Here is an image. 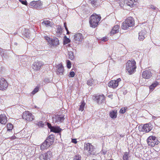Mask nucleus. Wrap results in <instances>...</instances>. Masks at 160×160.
I'll use <instances>...</instances> for the list:
<instances>
[{
  "label": "nucleus",
  "instance_id": "obj_1",
  "mask_svg": "<svg viewBox=\"0 0 160 160\" xmlns=\"http://www.w3.org/2000/svg\"><path fill=\"white\" fill-rule=\"evenodd\" d=\"M101 17L97 14H93L91 16L89 19V23L90 26L95 28L97 26L100 20Z\"/></svg>",
  "mask_w": 160,
  "mask_h": 160
},
{
  "label": "nucleus",
  "instance_id": "obj_2",
  "mask_svg": "<svg viewBox=\"0 0 160 160\" xmlns=\"http://www.w3.org/2000/svg\"><path fill=\"white\" fill-rule=\"evenodd\" d=\"M134 25V21L132 17H129L122 23V28L124 30L128 29L129 27L133 26Z\"/></svg>",
  "mask_w": 160,
  "mask_h": 160
},
{
  "label": "nucleus",
  "instance_id": "obj_3",
  "mask_svg": "<svg viewBox=\"0 0 160 160\" xmlns=\"http://www.w3.org/2000/svg\"><path fill=\"white\" fill-rule=\"evenodd\" d=\"M136 62L134 60H128L126 64V69L128 72L131 74L136 70Z\"/></svg>",
  "mask_w": 160,
  "mask_h": 160
},
{
  "label": "nucleus",
  "instance_id": "obj_4",
  "mask_svg": "<svg viewBox=\"0 0 160 160\" xmlns=\"http://www.w3.org/2000/svg\"><path fill=\"white\" fill-rule=\"evenodd\" d=\"M147 141L148 145L152 147H153L156 145H158L159 142V141L156 139V137L152 136H149Z\"/></svg>",
  "mask_w": 160,
  "mask_h": 160
},
{
  "label": "nucleus",
  "instance_id": "obj_5",
  "mask_svg": "<svg viewBox=\"0 0 160 160\" xmlns=\"http://www.w3.org/2000/svg\"><path fill=\"white\" fill-rule=\"evenodd\" d=\"M93 98L98 104H100L105 102V97L103 94L94 96H93Z\"/></svg>",
  "mask_w": 160,
  "mask_h": 160
},
{
  "label": "nucleus",
  "instance_id": "obj_6",
  "mask_svg": "<svg viewBox=\"0 0 160 160\" xmlns=\"http://www.w3.org/2000/svg\"><path fill=\"white\" fill-rule=\"evenodd\" d=\"M22 118L27 121H32L34 119L33 116L29 112L26 111L23 113Z\"/></svg>",
  "mask_w": 160,
  "mask_h": 160
},
{
  "label": "nucleus",
  "instance_id": "obj_7",
  "mask_svg": "<svg viewBox=\"0 0 160 160\" xmlns=\"http://www.w3.org/2000/svg\"><path fill=\"white\" fill-rule=\"evenodd\" d=\"M8 86L7 81L3 78H0V90H4L7 89Z\"/></svg>",
  "mask_w": 160,
  "mask_h": 160
},
{
  "label": "nucleus",
  "instance_id": "obj_8",
  "mask_svg": "<svg viewBox=\"0 0 160 160\" xmlns=\"http://www.w3.org/2000/svg\"><path fill=\"white\" fill-rule=\"evenodd\" d=\"M47 126L51 132L55 133H58L61 131V129L58 127L52 126L51 124L49 123H47Z\"/></svg>",
  "mask_w": 160,
  "mask_h": 160
},
{
  "label": "nucleus",
  "instance_id": "obj_9",
  "mask_svg": "<svg viewBox=\"0 0 160 160\" xmlns=\"http://www.w3.org/2000/svg\"><path fill=\"white\" fill-rule=\"evenodd\" d=\"M43 64L41 61H37L35 62L32 64V68L36 71L39 70L41 66H42Z\"/></svg>",
  "mask_w": 160,
  "mask_h": 160
},
{
  "label": "nucleus",
  "instance_id": "obj_10",
  "mask_svg": "<svg viewBox=\"0 0 160 160\" xmlns=\"http://www.w3.org/2000/svg\"><path fill=\"white\" fill-rule=\"evenodd\" d=\"M30 5L36 9L39 8L42 5V3L40 1H32L30 2Z\"/></svg>",
  "mask_w": 160,
  "mask_h": 160
},
{
  "label": "nucleus",
  "instance_id": "obj_11",
  "mask_svg": "<svg viewBox=\"0 0 160 160\" xmlns=\"http://www.w3.org/2000/svg\"><path fill=\"white\" fill-rule=\"evenodd\" d=\"M152 73L149 70H147L143 72L142 74V77L146 79H148L152 77Z\"/></svg>",
  "mask_w": 160,
  "mask_h": 160
},
{
  "label": "nucleus",
  "instance_id": "obj_12",
  "mask_svg": "<svg viewBox=\"0 0 160 160\" xmlns=\"http://www.w3.org/2000/svg\"><path fill=\"white\" fill-rule=\"evenodd\" d=\"M142 131L145 132H149L152 129V127L150 124H146L143 125L142 128Z\"/></svg>",
  "mask_w": 160,
  "mask_h": 160
},
{
  "label": "nucleus",
  "instance_id": "obj_13",
  "mask_svg": "<svg viewBox=\"0 0 160 160\" xmlns=\"http://www.w3.org/2000/svg\"><path fill=\"white\" fill-rule=\"evenodd\" d=\"M46 141L49 144L50 146L52 144L54 141V136L52 134L50 135L47 138Z\"/></svg>",
  "mask_w": 160,
  "mask_h": 160
},
{
  "label": "nucleus",
  "instance_id": "obj_14",
  "mask_svg": "<svg viewBox=\"0 0 160 160\" xmlns=\"http://www.w3.org/2000/svg\"><path fill=\"white\" fill-rule=\"evenodd\" d=\"M53 121L55 122H62L64 121V118L63 117H60L59 115H57L52 117Z\"/></svg>",
  "mask_w": 160,
  "mask_h": 160
},
{
  "label": "nucleus",
  "instance_id": "obj_15",
  "mask_svg": "<svg viewBox=\"0 0 160 160\" xmlns=\"http://www.w3.org/2000/svg\"><path fill=\"white\" fill-rule=\"evenodd\" d=\"M57 74L59 75H62L63 74V72L64 71L63 67L62 64L61 63L58 65L57 66Z\"/></svg>",
  "mask_w": 160,
  "mask_h": 160
},
{
  "label": "nucleus",
  "instance_id": "obj_16",
  "mask_svg": "<svg viewBox=\"0 0 160 160\" xmlns=\"http://www.w3.org/2000/svg\"><path fill=\"white\" fill-rule=\"evenodd\" d=\"M108 87L114 89L118 86V84L116 81L112 80L108 83Z\"/></svg>",
  "mask_w": 160,
  "mask_h": 160
},
{
  "label": "nucleus",
  "instance_id": "obj_17",
  "mask_svg": "<svg viewBox=\"0 0 160 160\" xmlns=\"http://www.w3.org/2000/svg\"><path fill=\"white\" fill-rule=\"evenodd\" d=\"M146 33V31L144 30H142L138 33V39L140 41H142L145 38V35Z\"/></svg>",
  "mask_w": 160,
  "mask_h": 160
},
{
  "label": "nucleus",
  "instance_id": "obj_18",
  "mask_svg": "<svg viewBox=\"0 0 160 160\" xmlns=\"http://www.w3.org/2000/svg\"><path fill=\"white\" fill-rule=\"evenodd\" d=\"M83 39L82 34L80 33H77L74 36V40L75 41H81Z\"/></svg>",
  "mask_w": 160,
  "mask_h": 160
},
{
  "label": "nucleus",
  "instance_id": "obj_19",
  "mask_svg": "<svg viewBox=\"0 0 160 160\" xmlns=\"http://www.w3.org/2000/svg\"><path fill=\"white\" fill-rule=\"evenodd\" d=\"M7 118L5 114L0 115V123L2 124H5L7 122Z\"/></svg>",
  "mask_w": 160,
  "mask_h": 160
},
{
  "label": "nucleus",
  "instance_id": "obj_20",
  "mask_svg": "<svg viewBox=\"0 0 160 160\" xmlns=\"http://www.w3.org/2000/svg\"><path fill=\"white\" fill-rule=\"evenodd\" d=\"M50 44L53 46H57L59 44L58 39L56 37H53V39L51 40Z\"/></svg>",
  "mask_w": 160,
  "mask_h": 160
},
{
  "label": "nucleus",
  "instance_id": "obj_21",
  "mask_svg": "<svg viewBox=\"0 0 160 160\" xmlns=\"http://www.w3.org/2000/svg\"><path fill=\"white\" fill-rule=\"evenodd\" d=\"M119 26L118 25L115 26L112 29L111 32V34H114L119 32Z\"/></svg>",
  "mask_w": 160,
  "mask_h": 160
},
{
  "label": "nucleus",
  "instance_id": "obj_22",
  "mask_svg": "<svg viewBox=\"0 0 160 160\" xmlns=\"http://www.w3.org/2000/svg\"><path fill=\"white\" fill-rule=\"evenodd\" d=\"M50 146L49 145V144H48L47 142L45 140V141L43 142L41 145L40 149L41 150H43L45 148H47Z\"/></svg>",
  "mask_w": 160,
  "mask_h": 160
},
{
  "label": "nucleus",
  "instance_id": "obj_23",
  "mask_svg": "<svg viewBox=\"0 0 160 160\" xmlns=\"http://www.w3.org/2000/svg\"><path fill=\"white\" fill-rule=\"evenodd\" d=\"M43 25H45L46 27H52L53 23L48 20H44L42 23Z\"/></svg>",
  "mask_w": 160,
  "mask_h": 160
},
{
  "label": "nucleus",
  "instance_id": "obj_24",
  "mask_svg": "<svg viewBox=\"0 0 160 160\" xmlns=\"http://www.w3.org/2000/svg\"><path fill=\"white\" fill-rule=\"evenodd\" d=\"M90 148H89V149L87 150V151L88 152V153L90 154L93 155L95 154L94 152V146L92 144L90 145Z\"/></svg>",
  "mask_w": 160,
  "mask_h": 160
},
{
  "label": "nucleus",
  "instance_id": "obj_25",
  "mask_svg": "<svg viewBox=\"0 0 160 160\" xmlns=\"http://www.w3.org/2000/svg\"><path fill=\"white\" fill-rule=\"evenodd\" d=\"M137 0H126L125 2L128 5L130 6H132L134 2H136Z\"/></svg>",
  "mask_w": 160,
  "mask_h": 160
},
{
  "label": "nucleus",
  "instance_id": "obj_26",
  "mask_svg": "<svg viewBox=\"0 0 160 160\" xmlns=\"http://www.w3.org/2000/svg\"><path fill=\"white\" fill-rule=\"evenodd\" d=\"M57 36H60L62 32V30L61 27L60 26H58L56 30Z\"/></svg>",
  "mask_w": 160,
  "mask_h": 160
},
{
  "label": "nucleus",
  "instance_id": "obj_27",
  "mask_svg": "<svg viewBox=\"0 0 160 160\" xmlns=\"http://www.w3.org/2000/svg\"><path fill=\"white\" fill-rule=\"evenodd\" d=\"M44 154L45 155L48 160H50L51 158L52 157V153L51 151H48L46 153H44Z\"/></svg>",
  "mask_w": 160,
  "mask_h": 160
},
{
  "label": "nucleus",
  "instance_id": "obj_28",
  "mask_svg": "<svg viewBox=\"0 0 160 160\" xmlns=\"http://www.w3.org/2000/svg\"><path fill=\"white\" fill-rule=\"evenodd\" d=\"M117 111L116 110H113L110 113V117L112 118H114L117 117Z\"/></svg>",
  "mask_w": 160,
  "mask_h": 160
},
{
  "label": "nucleus",
  "instance_id": "obj_29",
  "mask_svg": "<svg viewBox=\"0 0 160 160\" xmlns=\"http://www.w3.org/2000/svg\"><path fill=\"white\" fill-rule=\"evenodd\" d=\"M158 84V82H155L153 83L149 87L150 90L154 89V88L156 87Z\"/></svg>",
  "mask_w": 160,
  "mask_h": 160
},
{
  "label": "nucleus",
  "instance_id": "obj_30",
  "mask_svg": "<svg viewBox=\"0 0 160 160\" xmlns=\"http://www.w3.org/2000/svg\"><path fill=\"white\" fill-rule=\"evenodd\" d=\"M91 144L90 143H85L84 145V150L85 151H87L89 149V148H90V145Z\"/></svg>",
  "mask_w": 160,
  "mask_h": 160
},
{
  "label": "nucleus",
  "instance_id": "obj_31",
  "mask_svg": "<svg viewBox=\"0 0 160 160\" xmlns=\"http://www.w3.org/2000/svg\"><path fill=\"white\" fill-rule=\"evenodd\" d=\"M94 81L92 79H89L87 81V84L88 86H92L93 85Z\"/></svg>",
  "mask_w": 160,
  "mask_h": 160
},
{
  "label": "nucleus",
  "instance_id": "obj_32",
  "mask_svg": "<svg viewBox=\"0 0 160 160\" xmlns=\"http://www.w3.org/2000/svg\"><path fill=\"white\" fill-rule=\"evenodd\" d=\"M128 152H124L123 155V160H128Z\"/></svg>",
  "mask_w": 160,
  "mask_h": 160
},
{
  "label": "nucleus",
  "instance_id": "obj_33",
  "mask_svg": "<svg viewBox=\"0 0 160 160\" xmlns=\"http://www.w3.org/2000/svg\"><path fill=\"white\" fill-rule=\"evenodd\" d=\"M40 160H48L44 153L41 154L39 156Z\"/></svg>",
  "mask_w": 160,
  "mask_h": 160
},
{
  "label": "nucleus",
  "instance_id": "obj_34",
  "mask_svg": "<svg viewBox=\"0 0 160 160\" xmlns=\"http://www.w3.org/2000/svg\"><path fill=\"white\" fill-rule=\"evenodd\" d=\"M64 40L63 41V44H68V43L70 42V40L68 38H67V37L65 36L64 37Z\"/></svg>",
  "mask_w": 160,
  "mask_h": 160
},
{
  "label": "nucleus",
  "instance_id": "obj_35",
  "mask_svg": "<svg viewBox=\"0 0 160 160\" xmlns=\"http://www.w3.org/2000/svg\"><path fill=\"white\" fill-rule=\"evenodd\" d=\"M7 128L8 130L10 131L13 128V125L11 123H9L7 125Z\"/></svg>",
  "mask_w": 160,
  "mask_h": 160
},
{
  "label": "nucleus",
  "instance_id": "obj_36",
  "mask_svg": "<svg viewBox=\"0 0 160 160\" xmlns=\"http://www.w3.org/2000/svg\"><path fill=\"white\" fill-rule=\"evenodd\" d=\"M85 103L84 102H82L80 106L79 110L82 111L83 110L85 106Z\"/></svg>",
  "mask_w": 160,
  "mask_h": 160
},
{
  "label": "nucleus",
  "instance_id": "obj_37",
  "mask_svg": "<svg viewBox=\"0 0 160 160\" xmlns=\"http://www.w3.org/2000/svg\"><path fill=\"white\" fill-rule=\"evenodd\" d=\"M68 55L70 59L72 60L74 59V56L72 52H69L68 53Z\"/></svg>",
  "mask_w": 160,
  "mask_h": 160
},
{
  "label": "nucleus",
  "instance_id": "obj_38",
  "mask_svg": "<svg viewBox=\"0 0 160 160\" xmlns=\"http://www.w3.org/2000/svg\"><path fill=\"white\" fill-rule=\"evenodd\" d=\"M91 3L92 4L96 6L97 5V2L95 0H90Z\"/></svg>",
  "mask_w": 160,
  "mask_h": 160
},
{
  "label": "nucleus",
  "instance_id": "obj_39",
  "mask_svg": "<svg viewBox=\"0 0 160 160\" xmlns=\"http://www.w3.org/2000/svg\"><path fill=\"white\" fill-rule=\"evenodd\" d=\"M67 67L68 68H70L71 67V63L69 60L67 61Z\"/></svg>",
  "mask_w": 160,
  "mask_h": 160
},
{
  "label": "nucleus",
  "instance_id": "obj_40",
  "mask_svg": "<svg viewBox=\"0 0 160 160\" xmlns=\"http://www.w3.org/2000/svg\"><path fill=\"white\" fill-rule=\"evenodd\" d=\"M126 112L125 108H122L120 111V112L121 113H124Z\"/></svg>",
  "mask_w": 160,
  "mask_h": 160
},
{
  "label": "nucleus",
  "instance_id": "obj_41",
  "mask_svg": "<svg viewBox=\"0 0 160 160\" xmlns=\"http://www.w3.org/2000/svg\"><path fill=\"white\" fill-rule=\"evenodd\" d=\"M149 8L151 9H152L153 10H157L158 9L156 7L152 5H151L149 6Z\"/></svg>",
  "mask_w": 160,
  "mask_h": 160
},
{
  "label": "nucleus",
  "instance_id": "obj_42",
  "mask_svg": "<svg viewBox=\"0 0 160 160\" xmlns=\"http://www.w3.org/2000/svg\"><path fill=\"white\" fill-rule=\"evenodd\" d=\"M44 38L48 42V43L50 44V42L51 41L50 39L47 36H45L44 37Z\"/></svg>",
  "mask_w": 160,
  "mask_h": 160
},
{
  "label": "nucleus",
  "instance_id": "obj_43",
  "mask_svg": "<svg viewBox=\"0 0 160 160\" xmlns=\"http://www.w3.org/2000/svg\"><path fill=\"white\" fill-rule=\"evenodd\" d=\"M69 75V77H73L75 75V73L73 71L71 72H70Z\"/></svg>",
  "mask_w": 160,
  "mask_h": 160
},
{
  "label": "nucleus",
  "instance_id": "obj_44",
  "mask_svg": "<svg viewBox=\"0 0 160 160\" xmlns=\"http://www.w3.org/2000/svg\"><path fill=\"white\" fill-rule=\"evenodd\" d=\"M38 124V126H41L42 127H43L44 125V124L42 123V121L39 122Z\"/></svg>",
  "mask_w": 160,
  "mask_h": 160
},
{
  "label": "nucleus",
  "instance_id": "obj_45",
  "mask_svg": "<svg viewBox=\"0 0 160 160\" xmlns=\"http://www.w3.org/2000/svg\"><path fill=\"white\" fill-rule=\"evenodd\" d=\"M24 35L27 38H28L30 37L29 34L28 32L25 33V34H24Z\"/></svg>",
  "mask_w": 160,
  "mask_h": 160
},
{
  "label": "nucleus",
  "instance_id": "obj_46",
  "mask_svg": "<svg viewBox=\"0 0 160 160\" xmlns=\"http://www.w3.org/2000/svg\"><path fill=\"white\" fill-rule=\"evenodd\" d=\"M21 3L22 4L25 5H27V2L26 1H22Z\"/></svg>",
  "mask_w": 160,
  "mask_h": 160
},
{
  "label": "nucleus",
  "instance_id": "obj_47",
  "mask_svg": "<svg viewBox=\"0 0 160 160\" xmlns=\"http://www.w3.org/2000/svg\"><path fill=\"white\" fill-rule=\"evenodd\" d=\"M72 142L74 143L75 144L77 143V141L76 139H72Z\"/></svg>",
  "mask_w": 160,
  "mask_h": 160
},
{
  "label": "nucleus",
  "instance_id": "obj_48",
  "mask_svg": "<svg viewBox=\"0 0 160 160\" xmlns=\"http://www.w3.org/2000/svg\"><path fill=\"white\" fill-rule=\"evenodd\" d=\"M102 41L105 42L108 40V39L106 37H103L102 39Z\"/></svg>",
  "mask_w": 160,
  "mask_h": 160
},
{
  "label": "nucleus",
  "instance_id": "obj_49",
  "mask_svg": "<svg viewBox=\"0 0 160 160\" xmlns=\"http://www.w3.org/2000/svg\"><path fill=\"white\" fill-rule=\"evenodd\" d=\"M38 91H33L31 93L32 95H34L35 93H37Z\"/></svg>",
  "mask_w": 160,
  "mask_h": 160
},
{
  "label": "nucleus",
  "instance_id": "obj_50",
  "mask_svg": "<svg viewBox=\"0 0 160 160\" xmlns=\"http://www.w3.org/2000/svg\"><path fill=\"white\" fill-rule=\"evenodd\" d=\"M39 89V86H37L33 90H38Z\"/></svg>",
  "mask_w": 160,
  "mask_h": 160
},
{
  "label": "nucleus",
  "instance_id": "obj_51",
  "mask_svg": "<svg viewBox=\"0 0 160 160\" xmlns=\"http://www.w3.org/2000/svg\"><path fill=\"white\" fill-rule=\"evenodd\" d=\"M115 81L117 82V83H118V82H120L121 81V79L120 78H119L117 80H115Z\"/></svg>",
  "mask_w": 160,
  "mask_h": 160
},
{
  "label": "nucleus",
  "instance_id": "obj_52",
  "mask_svg": "<svg viewBox=\"0 0 160 160\" xmlns=\"http://www.w3.org/2000/svg\"><path fill=\"white\" fill-rule=\"evenodd\" d=\"M64 27H65V28L66 30V31H68V29L66 26V23H64Z\"/></svg>",
  "mask_w": 160,
  "mask_h": 160
},
{
  "label": "nucleus",
  "instance_id": "obj_53",
  "mask_svg": "<svg viewBox=\"0 0 160 160\" xmlns=\"http://www.w3.org/2000/svg\"><path fill=\"white\" fill-rule=\"evenodd\" d=\"M152 118L154 119H157V117L154 116H152Z\"/></svg>",
  "mask_w": 160,
  "mask_h": 160
},
{
  "label": "nucleus",
  "instance_id": "obj_54",
  "mask_svg": "<svg viewBox=\"0 0 160 160\" xmlns=\"http://www.w3.org/2000/svg\"><path fill=\"white\" fill-rule=\"evenodd\" d=\"M76 160H81L80 158H78V159H77Z\"/></svg>",
  "mask_w": 160,
  "mask_h": 160
},
{
  "label": "nucleus",
  "instance_id": "obj_55",
  "mask_svg": "<svg viewBox=\"0 0 160 160\" xmlns=\"http://www.w3.org/2000/svg\"><path fill=\"white\" fill-rule=\"evenodd\" d=\"M67 31V34H68L69 33V32L68 30V31Z\"/></svg>",
  "mask_w": 160,
  "mask_h": 160
},
{
  "label": "nucleus",
  "instance_id": "obj_56",
  "mask_svg": "<svg viewBox=\"0 0 160 160\" xmlns=\"http://www.w3.org/2000/svg\"><path fill=\"white\" fill-rule=\"evenodd\" d=\"M14 137H15V138H14V137H12V138H13V139H14V138H16V137H15V136H14Z\"/></svg>",
  "mask_w": 160,
  "mask_h": 160
},
{
  "label": "nucleus",
  "instance_id": "obj_57",
  "mask_svg": "<svg viewBox=\"0 0 160 160\" xmlns=\"http://www.w3.org/2000/svg\"><path fill=\"white\" fill-rule=\"evenodd\" d=\"M19 1H20L21 2L22 1V0H19Z\"/></svg>",
  "mask_w": 160,
  "mask_h": 160
}]
</instances>
